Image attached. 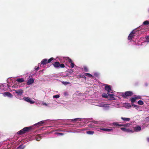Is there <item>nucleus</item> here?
Wrapping results in <instances>:
<instances>
[{
    "instance_id": "obj_19",
    "label": "nucleus",
    "mask_w": 149,
    "mask_h": 149,
    "mask_svg": "<svg viewBox=\"0 0 149 149\" xmlns=\"http://www.w3.org/2000/svg\"><path fill=\"white\" fill-rule=\"evenodd\" d=\"M102 96L104 98H107L109 100V95L106 93H104L102 95Z\"/></svg>"
},
{
    "instance_id": "obj_43",
    "label": "nucleus",
    "mask_w": 149,
    "mask_h": 149,
    "mask_svg": "<svg viewBox=\"0 0 149 149\" xmlns=\"http://www.w3.org/2000/svg\"><path fill=\"white\" fill-rule=\"evenodd\" d=\"M146 140L147 142L149 143V137H147Z\"/></svg>"
},
{
    "instance_id": "obj_24",
    "label": "nucleus",
    "mask_w": 149,
    "mask_h": 149,
    "mask_svg": "<svg viewBox=\"0 0 149 149\" xmlns=\"http://www.w3.org/2000/svg\"><path fill=\"white\" fill-rule=\"evenodd\" d=\"M121 119H122L123 121H129L130 119L129 118H124V117H121Z\"/></svg>"
},
{
    "instance_id": "obj_36",
    "label": "nucleus",
    "mask_w": 149,
    "mask_h": 149,
    "mask_svg": "<svg viewBox=\"0 0 149 149\" xmlns=\"http://www.w3.org/2000/svg\"><path fill=\"white\" fill-rule=\"evenodd\" d=\"M136 100L141 99V96L140 95H137L135 97Z\"/></svg>"
},
{
    "instance_id": "obj_23",
    "label": "nucleus",
    "mask_w": 149,
    "mask_h": 149,
    "mask_svg": "<svg viewBox=\"0 0 149 149\" xmlns=\"http://www.w3.org/2000/svg\"><path fill=\"white\" fill-rule=\"evenodd\" d=\"M16 81L22 83L24 81V80L23 78L17 79Z\"/></svg>"
},
{
    "instance_id": "obj_21",
    "label": "nucleus",
    "mask_w": 149,
    "mask_h": 149,
    "mask_svg": "<svg viewBox=\"0 0 149 149\" xmlns=\"http://www.w3.org/2000/svg\"><path fill=\"white\" fill-rule=\"evenodd\" d=\"M61 82L62 84H63V85L67 86L68 85H71V83L70 82H67V81H62Z\"/></svg>"
},
{
    "instance_id": "obj_34",
    "label": "nucleus",
    "mask_w": 149,
    "mask_h": 149,
    "mask_svg": "<svg viewBox=\"0 0 149 149\" xmlns=\"http://www.w3.org/2000/svg\"><path fill=\"white\" fill-rule=\"evenodd\" d=\"M55 134L57 135L58 136L63 135L64 134L63 133L58 132H55Z\"/></svg>"
},
{
    "instance_id": "obj_7",
    "label": "nucleus",
    "mask_w": 149,
    "mask_h": 149,
    "mask_svg": "<svg viewBox=\"0 0 149 149\" xmlns=\"http://www.w3.org/2000/svg\"><path fill=\"white\" fill-rule=\"evenodd\" d=\"M8 90L6 84H0V93H2L3 91Z\"/></svg>"
},
{
    "instance_id": "obj_5",
    "label": "nucleus",
    "mask_w": 149,
    "mask_h": 149,
    "mask_svg": "<svg viewBox=\"0 0 149 149\" xmlns=\"http://www.w3.org/2000/svg\"><path fill=\"white\" fill-rule=\"evenodd\" d=\"M95 125L94 123H91L88 125V127L86 128H85L84 129H78L77 130H76L74 132L77 133L81 132L83 131L87 130H91L95 128Z\"/></svg>"
},
{
    "instance_id": "obj_41",
    "label": "nucleus",
    "mask_w": 149,
    "mask_h": 149,
    "mask_svg": "<svg viewBox=\"0 0 149 149\" xmlns=\"http://www.w3.org/2000/svg\"><path fill=\"white\" fill-rule=\"evenodd\" d=\"M94 74L95 76L97 77L98 75V73L97 72H96L94 73Z\"/></svg>"
},
{
    "instance_id": "obj_27",
    "label": "nucleus",
    "mask_w": 149,
    "mask_h": 149,
    "mask_svg": "<svg viewBox=\"0 0 149 149\" xmlns=\"http://www.w3.org/2000/svg\"><path fill=\"white\" fill-rule=\"evenodd\" d=\"M41 139V136L40 135H38L35 137V139L37 141H40Z\"/></svg>"
},
{
    "instance_id": "obj_3",
    "label": "nucleus",
    "mask_w": 149,
    "mask_h": 149,
    "mask_svg": "<svg viewBox=\"0 0 149 149\" xmlns=\"http://www.w3.org/2000/svg\"><path fill=\"white\" fill-rule=\"evenodd\" d=\"M105 89L107 92V94L109 95V100H115V99L114 97V91L112 90L111 86L109 85H106L105 87Z\"/></svg>"
},
{
    "instance_id": "obj_42",
    "label": "nucleus",
    "mask_w": 149,
    "mask_h": 149,
    "mask_svg": "<svg viewBox=\"0 0 149 149\" xmlns=\"http://www.w3.org/2000/svg\"><path fill=\"white\" fill-rule=\"evenodd\" d=\"M144 85L145 86L147 87L148 86V84L147 82H145L144 83Z\"/></svg>"
},
{
    "instance_id": "obj_18",
    "label": "nucleus",
    "mask_w": 149,
    "mask_h": 149,
    "mask_svg": "<svg viewBox=\"0 0 149 149\" xmlns=\"http://www.w3.org/2000/svg\"><path fill=\"white\" fill-rule=\"evenodd\" d=\"M47 63V59H44L42 60L41 62V64L44 65Z\"/></svg>"
},
{
    "instance_id": "obj_29",
    "label": "nucleus",
    "mask_w": 149,
    "mask_h": 149,
    "mask_svg": "<svg viewBox=\"0 0 149 149\" xmlns=\"http://www.w3.org/2000/svg\"><path fill=\"white\" fill-rule=\"evenodd\" d=\"M25 147V146L21 145L18 147L17 149H23Z\"/></svg>"
},
{
    "instance_id": "obj_2",
    "label": "nucleus",
    "mask_w": 149,
    "mask_h": 149,
    "mask_svg": "<svg viewBox=\"0 0 149 149\" xmlns=\"http://www.w3.org/2000/svg\"><path fill=\"white\" fill-rule=\"evenodd\" d=\"M48 121H54V120H50L49 119H48L41 121L36 124H35L33 126H31L29 127H26L22 129L19 131L17 132V134L19 135H21L25 133L26 132L29 131L31 129L33 126L37 125H38V126H41L42 125V124H47V122Z\"/></svg>"
},
{
    "instance_id": "obj_11",
    "label": "nucleus",
    "mask_w": 149,
    "mask_h": 149,
    "mask_svg": "<svg viewBox=\"0 0 149 149\" xmlns=\"http://www.w3.org/2000/svg\"><path fill=\"white\" fill-rule=\"evenodd\" d=\"M81 118H76L73 119H70L69 120H62V121H64L66 122H76L78 121H81Z\"/></svg>"
},
{
    "instance_id": "obj_31",
    "label": "nucleus",
    "mask_w": 149,
    "mask_h": 149,
    "mask_svg": "<svg viewBox=\"0 0 149 149\" xmlns=\"http://www.w3.org/2000/svg\"><path fill=\"white\" fill-rule=\"evenodd\" d=\"M143 24L144 25H148L149 24V22L147 20H146L143 22Z\"/></svg>"
},
{
    "instance_id": "obj_14",
    "label": "nucleus",
    "mask_w": 149,
    "mask_h": 149,
    "mask_svg": "<svg viewBox=\"0 0 149 149\" xmlns=\"http://www.w3.org/2000/svg\"><path fill=\"white\" fill-rule=\"evenodd\" d=\"M4 97L7 96L8 97L11 98L13 97V95L10 93L9 92H6L3 93H2Z\"/></svg>"
},
{
    "instance_id": "obj_44",
    "label": "nucleus",
    "mask_w": 149,
    "mask_h": 149,
    "mask_svg": "<svg viewBox=\"0 0 149 149\" xmlns=\"http://www.w3.org/2000/svg\"><path fill=\"white\" fill-rule=\"evenodd\" d=\"M79 76L80 77H82V78H86V77H84L83 76V75H80Z\"/></svg>"
},
{
    "instance_id": "obj_46",
    "label": "nucleus",
    "mask_w": 149,
    "mask_h": 149,
    "mask_svg": "<svg viewBox=\"0 0 149 149\" xmlns=\"http://www.w3.org/2000/svg\"><path fill=\"white\" fill-rule=\"evenodd\" d=\"M148 13H149V8L148 9Z\"/></svg>"
},
{
    "instance_id": "obj_17",
    "label": "nucleus",
    "mask_w": 149,
    "mask_h": 149,
    "mask_svg": "<svg viewBox=\"0 0 149 149\" xmlns=\"http://www.w3.org/2000/svg\"><path fill=\"white\" fill-rule=\"evenodd\" d=\"M121 129L124 132H133L134 131L133 130L124 128H121Z\"/></svg>"
},
{
    "instance_id": "obj_4",
    "label": "nucleus",
    "mask_w": 149,
    "mask_h": 149,
    "mask_svg": "<svg viewBox=\"0 0 149 149\" xmlns=\"http://www.w3.org/2000/svg\"><path fill=\"white\" fill-rule=\"evenodd\" d=\"M98 102L95 103L94 105L97 106L103 107L104 110H107L109 109L110 107L109 104L101 102Z\"/></svg>"
},
{
    "instance_id": "obj_33",
    "label": "nucleus",
    "mask_w": 149,
    "mask_h": 149,
    "mask_svg": "<svg viewBox=\"0 0 149 149\" xmlns=\"http://www.w3.org/2000/svg\"><path fill=\"white\" fill-rule=\"evenodd\" d=\"M60 97V96L59 95H53V98H59Z\"/></svg>"
},
{
    "instance_id": "obj_8",
    "label": "nucleus",
    "mask_w": 149,
    "mask_h": 149,
    "mask_svg": "<svg viewBox=\"0 0 149 149\" xmlns=\"http://www.w3.org/2000/svg\"><path fill=\"white\" fill-rule=\"evenodd\" d=\"M133 95V93L131 91H126L125 93H121V95L124 98H126L127 97H130Z\"/></svg>"
},
{
    "instance_id": "obj_1",
    "label": "nucleus",
    "mask_w": 149,
    "mask_h": 149,
    "mask_svg": "<svg viewBox=\"0 0 149 149\" xmlns=\"http://www.w3.org/2000/svg\"><path fill=\"white\" fill-rule=\"evenodd\" d=\"M131 125V124L130 123H127L124 124H119L117 123L114 122L112 123L111 124V126H114L113 127H111V128H96V130L100 132H101V130L104 131H108V132H113V129L115 128L116 127H121L123 126L125 127H129Z\"/></svg>"
},
{
    "instance_id": "obj_15",
    "label": "nucleus",
    "mask_w": 149,
    "mask_h": 149,
    "mask_svg": "<svg viewBox=\"0 0 149 149\" xmlns=\"http://www.w3.org/2000/svg\"><path fill=\"white\" fill-rule=\"evenodd\" d=\"M34 81V79L32 78H29L27 80V84L29 85H31L33 83Z\"/></svg>"
},
{
    "instance_id": "obj_25",
    "label": "nucleus",
    "mask_w": 149,
    "mask_h": 149,
    "mask_svg": "<svg viewBox=\"0 0 149 149\" xmlns=\"http://www.w3.org/2000/svg\"><path fill=\"white\" fill-rule=\"evenodd\" d=\"M136 100L135 97H132L130 99V100L131 101L132 103L135 102Z\"/></svg>"
},
{
    "instance_id": "obj_47",
    "label": "nucleus",
    "mask_w": 149,
    "mask_h": 149,
    "mask_svg": "<svg viewBox=\"0 0 149 149\" xmlns=\"http://www.w3.org/2000/svg\"><path fill=\"white\" fill-rule=\"evenodd\" d=\"M81 125H79V126H78V127H81Z\"/></svg>"
},
{
    "instance_id": "obj_32",
    "label": "nucleus",
    "mask_w": 149,
    "mask_h": 149,
    "mask_svg": "<svg viewBox=\"0 0 149 149\" xmlns=\"http://www.w3.org/2000/svg\"><path fill=\"white\" fill-rule=\"evenodd\" d=\"M132 106L136 108L137 110H138L139 108V106L137 105H135L134 104H132Z\"/></svg>"
},
{
    "instance_id": "obj_10",
    "label": "nucleus",
    "mask_w": 149,
    "mask_h": 149,
    "mask_svg": "<svg viewBox=\"0 0 149 149\" xmlns=\"http://www.w3.org/2000/svg\"><path fill=\"white\" fill-rule=\"evenodd\" d=\"M136 33V30H133L129 35L128 39L130 41H131L132 39L133 38L134 36H135V34Z\"/></svg>"
},
{
    "instance_id": "obj_48",
    "label": "nucleus",
    "mask_w": 149,
    "mask_h": 149,
    "mask_svg": "<svg viewBox=\"0 0 149 149\" xmlns=\"http://www.w3.org/2000/svg\"><path fill=\"white\" fill-rule=\"evenodd\" d=\"M146 119H148V118H146Z\"/></svg>"
},
{
    "instance_id": "obj_35",
    "label": "nucleus",
    "mask_w": 149,
    "mask_h": 149,
    "mask_svg": "<svg viewBox=\"0 0 149 149\" xmlns=\"http://www.w3.org/2000/svg\"><path fill=\"white\" fill-rule=\"evenodd\" d=\"M84 69L85 72H88V68L86 66H84Z\"/></svg>"
},
{
    "instance_id": "obj_26",
    "label": "nucleus",
    "mask_w": 149,
    "mask_h": 149,
    "mask_svg": "<svg viewBox=\"0 0 149 149\" xmlns=\"http://www.w3.org/2000/svg\"><path fill=\"white\" fill-rule=\"evenodd\" d=\"M146 41L145 42H142L141 45H143L144 43L145 42H149V36H147L146 37Z\"/></svg>"
},
{
    "instance_id": "obj_12",
    "label": "nucleus",
    "mask_w": 149,
    "mask_h": 149,
    "mask_svg": "<svg viewBox=\"0 0 149 149\" xmlns=\"http://www.w3.org/2000/svg\"><path fill=\"white\" fill-rule=\"evenodd\" d=\"M24 100L26 102L30 103V104H32L35 103V102L31 100V99L29 97H24L23 98Z\"/></svg>"
},
{
    "instance_id": "obj_37",
    "label": "nucleus",
    "mask_w": 149,
    "mask_h": 149,
    "mask_svg": "<svg viewBox=\"0 0 149 149\" xmlns=\"http://www.w3.org/2000/svg\"><path fill=\"white\" fill-rule=\"evenodd\" d=\"M54 59L53 58H51L49 59L48 60H47V63H49L51 62V61L53 60Z\"/></svg>"
},
{
    "instance_id": "obj_16",
    "label": "nucleus",
    "mask_w": 149,
    "mask_h": 149,
    "mask_svg": "<svg viewBox=\"0 0 149 149\" xmlns=\"http://www.w3.org/2000/svg\"><path fill=\"white\" fill-rule=\"evenodd\" d=\"M134 130L136 132L140 131L141 130V127L138 125L134 127Z\"/></svg>"
},
{
    "instance_id": "obj_22",
    "label": "nucleus",
    "mask_w": 149,
    "mask_h": 149,
    "mask_svg": "<svg viewBox=\"0 0 149 149\" xmlns=\"http://www.w3.org/2000/svg\"><path fill=\"white\" fill-rule=\"evenodd\" d=\"M83 76H86L89 78H92L93 77V76L91 74L86 73H85Z\"/></svg>"
},
{
    "instance_id": "obj_28",
    "label": "nucleus",
    "mask_w": 149,
    "mask_h": 149,
    "mask_svg": "<svg viewBox=\"0 0 149 149\" xmlns=\"http://www.w3.org/2000/svg\"><path fill=\"white\" fill-rule=\"evenodd\" d=\"M86 133L88 134L92 135L94 134V132L92 131H86Z\"/></svg>"
},
{
    "instance_id": "obj_6",
    "label": "nucleus",
    "mask_w": 149,
    "mask_h": 149,
    "mask_svg": "<svg viewBox=\"0 0 149 149\" xmlns=\"http://www.w3.org/2000/svg\"><path fill=\"white\" fill-rule=\"evenodd\" d=\"M7 82L8 83L7 84V86L8 88H10V87L12 86V88H15L17 86V85L16 84H14L13 85V84L14 83V81L11 78H9L7 80Z\"/></svg>"
},
{
    "instance_id": "obj_30",
    "label": "nucleus",
    "mask_w": 149,
    "mask_h": 149,
    "mask_svg": "<svg viewBox=\"0 0 149 149\" xmlns=\"http://www.w3.org/2000/svg\"><path fill=\"white\" fill-rule=\"evenodd\" d=\"M137 103L140 105H142L144 103L141 100H139V101H138L137 102Z\"/></svg>"
},
{
    "instance_id": "obj_9",
    "label": "nucleus",
    "mask_w": 149,
    "mask_h": 149,
    "mask_svg": "<svg viewBox=\"0 0 149 149\" xmlns=\"http://www.w3.org/2000/svg\"><path fill=\"white\" fill-rule=\"evenodd\" d=\"M61 59L63 58V60H66L69 63H70V65L72 68H73L74 66V64L72 62V60L69 57H61Z\"/></svg>"
},
{
    "instance_id": "obj_38",
    "label": "nucleus",
    "mask_w": 149,
    "mask_h": 149,
    "mask_svg": "<svg viewBox=\"0 0 149 149\" xmlns=\"http://www.w3.org/2000/svg\"><path fill=\"white\" fill-rule=\"evenodd\" d=\"M42 104L43 105H45V106H47L48 107H49V104H47L44 102H42Z\"/></svg>"
},
{
    "instance_id": "obj_45",
    "label": "nucleus",
    "mask_w": 149,
    "mask_h": 149,
    "mask_svg": "<svg viewBox=\"0 0 149 149\" xmlns=\"http://www.w3.org/2000/svg\"><path fill=\"white\" fill-rule=\"evenodd\" d=\"M128 106L129 107H131V105L130 104H128Z\"/></svg>"
},
{
    "instance_id": "obj_13",
    "label": "nucleus",
    "mask_w": 149,
    "mask_h": 149,
    "mask_svg": "<svg viewBox=\"0 0 149 149\" xmlns=\"http://www.w3.org/2000/svg\"><path fill=\"white\" fill-rule=\"evenodd\" d=\"M14 91L15 92V93L21 96L22 95L23 91L21 89H20L18 90H14Z\"/></svg>"
},
{
    "instance_id": "obj_40",
    "label": "nucleus",
    "mask_w": 149,
    "mask_h": 149,
    "mask_svg": "<svg viewBox=\"0 0 149 149\" xmlns=\"http://www.w3.org/2000/svg\"><path fill=\"white\" fill-rule=\"evenodd\" d=\"M60 67L62 68H64L65 67V65H64V64H60Z\"/></svg>"
},
{
    "instance_id": "obj_39",
    "label": "nucleus",
    "mask_w": 149,
    "mask_h": 149,
    "mask_svg": "<svg viewBox=\"0 0 149 149\" xmlns=\"http://www.w3.org/2000/svg\"><path fill=\"white\" fill-rule=\"evenodd\" d=\"M39 68V66H36L34 68V69L36 71H37L38 70Z\"/></svg>"
},
{
    "instance_id": "obj_20",
    "label": "nucleus",
    "mask_w": 149,
    "mask_h": 149,
    "mask_svg": "<svg viewBox=\"0 0 149 149\" xmlns=\"http://www.w3.org/2000/svg\"><path fill=\"white\" fill-rule=\"evenodd\" d=\"M60 64L58 62H55L54 64L53 65L55 67L58 68L60 67Z\"/></svg>"
}]
</instances>
